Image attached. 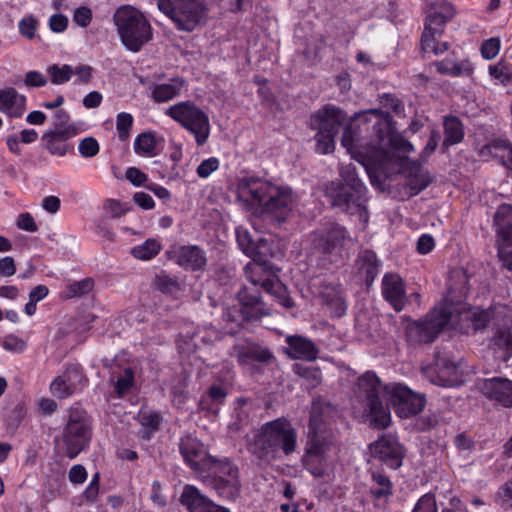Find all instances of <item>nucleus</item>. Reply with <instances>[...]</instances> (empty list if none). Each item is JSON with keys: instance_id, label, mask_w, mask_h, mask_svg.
I'll use <instances>...</instances> for the list:
<instances>
[{"instance_id": "obj_16", "label": "nucleus", "mask_w": 512, "mask_h": 512, "mask_svg": "<svg viewBox=\"0 0 512 512\" xmlns=\"http://www.w3.org/2000/svg\"><path fill=\"white\" fill-rule=\"evenodd\" d=\"M179 451L184 462L197 473H205L213 467L214 457L208 454L202 442L192 436L181 438Z\"/></svg>"}, {"instance_id": "obj_58", "label": "nucleus", "mask_w": 512, "mask_h": 512, "mask_svg": "<svg viewBox=\"0 0 512 512\" xmlns=\"http://www.w3.org/2000/svg\"><path fill=\"white\" fill-rule=\"evenodd\" d=\"M429 184L430 178L424 174L415 175L408 181V186L413 195H416L424 190Z\"/></svg>"}, {"instance_id": "obj_4", "label": "nucleus", "mask_w": 512, "mask_h": 512, "mask_svg": "<svg viewBox=\"0 0 512 512\" xmlns=\"http://www.w3.org/2000/svg\"><path fill=\"white\" fill-rule=\"evenodd\" d=\"M238 197L259 206L279 223L288 219L297 198L289 187L275 185L259 177H244L238 183Z\"/></svg>"}, {"instance_id": "obj_9", "label": "nucleus", "mask_w": 512, "mask_h": 512, "mask_svg": "<svg viewBox=\"0 0 512 512\" xmlns=\"http://www.w3.org/2000/svg\"><path fill=\"white\" fill-rule=\"evenodd\" d=\"M164 113L193 134L199 146L206 143L210 134L209 117L193 101L178 102L168 107Z\"/></svg>"}, {"instance_id": "obj_60", "label": "nucleus", "mask_w": 512, "mask_h": 512, "mask_svg": "<svg viewBox=\"0 0 512 512\" xmlns=\"http://www.w3.org/2000/svg\"><path fill=\"white\" fill-rule=\"evenodd\" d=\"M16 225L19 229L28 232H36L38 229L34 218L28 212H24L18 215Z\"/></svg>"}, {"instance_id": "obj_50", "label": "nucleus", "mask_w": 512, "mask_h": 512, "mask_svg": "<svg viewBox=\"0 0 512 512\" xmlns=\"http://www.w3.org/2000/svg\"><path fill=\"white\" fill-rule=\"evenodd\" d=\"M78 150L84 158H92L99 152V144L93 137H86L80 140Z\"/></svg>"}, {"instance_id": "obj_5", "label": "nucleus", "mask_w": 512, "mask_h": 512, "mask_svg": "<svg viewBox=\"0 0 512 512\" xmlns=\"http://www.w3.org/2000/svg\"><path fill=\"white\" fill-rule=\"evenodd\" d=\"M346 119V113L331 104L325 105L311 116L310 128L317 130L315 139L319 153L328 154L334 151L335 137L341 126H344L341 137L342 146L350 152L356 148L357 134L352 125H345Z\"/></svg>"}, {"instance_id": "obj_61", "label": "nucleus", "mask_w": 512, "mask_h": 512, "mask_svg": "<svg viewBox=\"0 0 512 512\" xmlns=\"http://www.w3.org/2000/svg\"><path fill=\"white\" fill-rule=\"evenodd\" d=\"M498 499L502 507L506 509L512 508V479L499 489Z\"/></svg>"}, {"instance_id": "obj_37", "label": "nucleus", "mask_w": 512, "mask_h": 512, "mask_svg": "<svg viewBox=\"0 0 512 512\" xmlns=\"http://www.w3.org/2000/svg\"><path fill=\"white\" fill-rule=\"evenodd\" d=\"M454 15L455 11H452L449 7L448 9L446 8L444 14L439 13L438 10H433L427 17L424 30L432 31L434 34L441 36L444 25L450 21Z\"/></svg>"}, {"instance_id": "obj_56", "label": "nucleus", "mask_w": 512, "mask_h": 512, "mask_svg": "<svg viewBox=\"0 0 512 512\" xmlns=\"http://www.w3.org/2000/svg\"><path fill=\"white\" fill-rule=\"evenodd\" d=\"M437 70L442 74L459 76L463 73V67L451 60H443L436 63Z\"/></svg>"}, {"instance_id": "obj_26", "label": "nucleus", "mask_w": 512, "mask_h": 512, "mask_svg": "<svg viewBox=\"0 0 512 512\" xmlns=\"http://www.w3.org/2000/svg\"><path fill=\"white\" fill-rule=\"evenodd\" d=\"M490 349L496 358L507 362L512 356V327L507 326L506 323L498 326L490 341Z\"/></svg>"}, {"instance_id": "obj_7", "label": "nucleus", "mask_w": 512, "mask_h": 512, "mask_svg": "<svg viewBox=\"0 0 512 512\" xmlns=\"http://www.w3.org/2000/svg\"><path fill=\"white\" fill-rule=\"evenodd\" d=\"M374 116L376 122L374 128L378 132L377 142L371 145L364 153H360L367 160L369 165L381 168L385 163L393 161L395 151L402 150L407 145L406 141L389 131L387 122L388 114L380 109H370L368 111L359 112L354 115L353 120L359 122H368V116Z\"/></svg>"}, {"instance_id": "obj_10", "label": "nucleus", "mask_w": 512, "mask_h": 512, "mask_svg": "<svg viewBox=\"0 0 512 512\" xmlns=\"http://www.w3.org/2000/svg\"><path fill=\"white\" fill-rule=\"evenodd\" d=\"M157 7L166 14L179 30L191 32L200 25L207 14L202 0H155Z\"/></svg>"}, {"instance_id": "obj_22", "label": "nucleus", "mask_w": 512, "mask_h": 512, "mask_svg": "<svg viewBox=\"0 0 512 512\" xmlns=\"http://www.w3.org/2000/svg\"><path fill=\"white\" fill-rule=\"evenodd\" d=\"M227 478L212 477L210 486L218 493V495L227 500H235L240 496L241 482L239 477V469L227 468Z\"/></svg>"}, {"instance_id": "obj_33", "label": "nucleus", "mask_w": 512, "mask_h": 512, "mask_svg": "<svg viewBox=\"0 0 512 512\" xmlns=\"http://www.w3.org/2000/svg\"><path fill=\"white\" fill-rule=\"evenodd\" d=\"M73 135H68L65 132L46 131L42 136L45 148L52 154L58 156H65L69 145L67 140Z\"/></svg>"}, {"instance_id": "obj_53", "label": "nucleus", "mask_w": 512, "mask_h": 512, "mask_svg": "<svg viewBox=\"0 0 512 512\" xmlns=\"http://www.w3.org/2000/svg\"><path fill=\"white\" fill-rule=\"evenodd\" d=\"M229 467L239 469L238 466L235 463H233L229 458H214L213 467L208 472L214 474L213 477H222L225 479L228 477L226 469Z\"/></svg>"}, {"instance_id": "obj_35", "label": "nucleus", "mask_w": 512, "mask_h": 512, "mask_svg": "<svg viewBox=\"0 0 512 512\" xmlns=\"http://www.w3.org/2000/svg\"><path fill=\"white\" fill-rule=\"evenodd\" d=\"M495 158H499L503 165L512 170V145L505 140L491 141L483 148Z\"/></svg>"}, {"instance_id": "obj_36", "label": "nucleus", "mask_w": 512, "mask_h": 512, "mask_svg": "<svg viewBox=\"0 0 512 512\" xmlns=\"http://www.w3.org/2000/svg\"><path fill=\"white\" fill-rule=\"evenodd\" d=\"M247 400L239 398L236 402L234 413L228 424L231 432L238 433L248 427L250 423L249 409L247 408Z\"/></svg>"}, {"instance_id": "obj_49", "label": "nucleus", "mask_w": 512, "mask_h": 512, "mask_svg": "<svg viewBox=\"0 0 512 512\" xmlns=\"http://www.w3.org/2000/svg\"><path fill=\"white\" fill-rule=\"evenodd\" d=\"M134 381V371L132 368H126L115 383V390L118 396H123L132 386Z\"/></svg>"}, {"instance_id": "obj_55", "label": "nucleus", "mask_w": 512, "mask_h": 512, "mask_svg": "<svg viewBox=\"0 0 512 512\" xmlns=\"http://www.w3.org/2000/svg\"><path fill=\"white\" fill-rule=\"evenodd\" d=\"M219 168V160L216 157H211L203 160L197 167V174L201 178L209 177L214 171Z\"/></svg>"}, {"instance_id": "obj_47", "label": "nucleus", "mask_w": 512, "mask_h": 512, "mask_svg": "<svg viewBox=\"0 0 512 512\" xmlns=\"http://www.w3.org/2000/svg\"><path fill=\"white\" fill-rule=\"evenodd\" d=\"M38 24L39 22L34 16H27L19 21L18 29L23 37L33 39L36 36Z\"/></svg>"}, {"instance_id": "obj_43", "label": "nucleus", "mask_w": 512, "mask_h": 512, "mask_svg": "<svg viewBox=\"0 0 512 512\" xmlns=\"http://www.w3.org/2000/svg\"><path fill=\"white\" fill-rule=\"evenodd\" d=\"M293 371L300 377L305 378L311 387H316L321 382V371L318 368L295 364Z\"/></svg>"}, {"instance_id": "obj_63", "label": "nucleus", "mask_w": 512, "mask_h": 512, "mask_svg": "<svg viewBox=\"0 0 512 512\" xmlns=\"http://www.w3.org/2000/svg\"><path fill=\"white\" fill-rule=\"evenodd\" d=\"M24 84L28 87H43L47 84V78L38 71H29L25 74Z\"/></svg>"}, {"instance_id": "obj_62", "label": "nucleus", "mask_w": 512, "mask_h": 512, "mask_svg": "<svg viewBox=\"0 0 512 512\" xmlns=\"http://www.w3.org/2000/svg\"><path fill=\"white\" fill-rule=\"evenodd\" d=\"M3 347L12 352L21 353L26 348V343L14 335L6 336L3 340Z\"/></svg>"}, {"instance_id": "obj_30", "label": "nucleus", "mask_w": 512, "mask_h": 512, "mask_svg": "<svg viewBox=\"0 0 512 512\" xmlns=\"http://www.w3.org/2000/svg\"><path fill=\"white\" fill-rule=\"evenodd\" d=\"M371 481L369 492L376 501H386L393 494V484L389 477L379 470H370Z\"/></svg>"}, {"instance_id": "obj_18", "label": "nucleus", "mask_w": 512, "mask_h": 512, "mask_svg": "<svg viewBox=\"0 0 512 512\" xmlns=\"http://www.w3.org/2000/svg\"><path fill=\"white\" fill-rule=\"evenodd\" d=\"M371 454L392 469L402 465L404 450L398 440L391 435H384L371 446Z\"/></svg>"}, {"instance_id": "obj_19", "label": "nucleus", "mask_w": 512, "mask_h": 512, "mask_svg": "<svg viewBox=\"0 0 512 512\" xmlns=\"http://www.w3.org/2000/svg\"><path fill=\"white\" fill-rule=\"evenodd\" d=\"M479 389L490 400L512 407V380L502 377L484 379L479 383Z\"/></svg>"}, {"instance_id": "obj_11", "label": "nucleus", "mask_w": 512, "mask_h": 512, "mask_svg": "<svg viewBox=\"0 0 512 512\" xmlns=\"http://www.w3.org/2000/svg\"><path fill=\"white\" fill-rule=\"evenodd\" d=\"M313 244L330 262L342 260L346 251L353 246V239L346 229L337 223H326L313 233Z\"/></svg>"}, {"instance_id": "obj_31", "label": "nucleus", "mask_w": 512, "mask_h": 512, "mask_svg": "<svg viewBox=\"0 0 512 512\" xmlns=\"http://www.w3.org/2000/svg\"><path fill=\"white\" fill-rule=\"evenodd\" d=\"M180 502L186 506L189 512H200L214 503L203 496L200 491L191 485H186L180 496Z\"/></svg>"}, {"instance_id": "obj_64", "label": "nucleus", "mask_w": 512, "mask_h": 512, "mask_svg": "<svg viewBox=\"0 0 512 512\" xmlns=\"http://www.w3.org/2000/svg\"><path fill=\"white\" fill-rule=\"evenodd\" d=\"M440 36L434 34L432 31L424 30L421 37L422 50L424 52H433L435 54V48L437 47V39Z\"/></svg>"}, {"instance_id": "obj_1", "label": "nucleus", "mask_w": 512, "mask_h": 512, "mask_svg": "<svg viewBox=\"0 0 512 512\" xmlns=\"http://www.w3.org/2000/svg\"><path fill=\"white\" fill-rule=\"evenodd\" d=\"M358 386L365 399V407L371 424L376 428L384 429L391 422L389 407L383 404L381 395L387 397L388 402L400 418L416 415L425 406L424 395L415 393L400 383L383 385L378 376L371 371L365 372L359 378Z\"/></svg>"}, {"instance_id": "obj_12", "label": "nucleus", "mask_w": 512, "mask_h": 512, "mask_svg": "<svg viewBox=\"0 0 512 512\" xmlns=\"http://www.w3.org/2000/svg\"><path fill=\"white\" fill-rule=\"evenodd\" d=\"M451 319L447 306L435 307L423 319L408 324L406 339L410 344L431 343L441 333Z\"/></svg>"}, {"instance_id": "obj_46", "label": "nucleus", "mask_w": 512, "mask_h": 512, "mask_svg": "<svg viewBox=\"0 0 512 512\" xmlns=\"http://www.w3.org/2000/svg\"><path fill=\"white\" fill-rule=\"evenodd\" d=\"M53 132H65L68 135H75V128L69 124V115L65 110H58L54 115V129Z\"/></svg>"}, {"instance_id": "obj_20", "label": "nucleus", "mask_w": 512, "mask_h": 512, "mask_svg": "<svg viewBox=\"0 0 512 512\" xmlns=\"http://www.w3.org/2000/svg\"><path fill=\"white\" fill-rule=\"evenodd\" d=\"M235 357L240 365H249L253 362L269 365L275 361L270 349L254 342H244L233 347Z\"/></svg>"}, {"instance_id": "obj_15", "label": "nucleus", "mask_w": 512, "mask_h": 512, "mask_svg": "<svg viewBox=\"0 0 512 512\" xmlns=\"http://www.w3.org/2000/svg\"><path fill=\"white\" fill-rule=\"evenodd\" d=\"M429 372L431 382L438 386L450 388L459 386L463 382L459 365L446 352L435 353L434 365Z\"/></svg>"}, {"instance_id": "obj_52", "label": "nucleus", "mask_w": 512, "mask_h": 512, "mask_svg": "<svg viewBox=\"0 0 512 512\" xmlns=\"http://www.w3.org/2000/svg\"><path fill=\"white\" fill-rule=\"evenodd\" d=\"M133 124V117L129 113L121 112L117 115L116 128L119 133L120 139L124 140L127 138L130 128Z\"/></svg>"}, {"instance_id": "obj_44", "label": "nucleus", "mask_w": 512, "mask_h": 512, "mask_svg": "<svg viewBox=\"0 0 512 512\" xmlns=\"http://www.w3.org/2000/svg\"><path fill=\"white\" fill-rule=\"evenodd\" d=\"M94 287L92 278H85L83 280L74 282L67 286L66 296L68 298L81 297L89 293Z\"/></svg>"}, {"instance_id": "obj_45", "label": "nucleus", "mask_w": 512, "mask_h": 512, "mask_svg": "<svg viewBox=\"0 0 512 512\" xmlns=\"http://www.w3.org/2000/svg\"><path fill=\"white\" fill-rule=\"evenodd\" d=\"M489 74L503 85L512 84V69L504 63L490 65Z\"/></svg>"}, {"instance_id": "obj_51", "label": "nucleus", "mask_w": 512, "mask_h": 512, "mask_svg": "<svg viewBox=\"0 0 512 512\" xmlns=\"http://www.w3.org/2000/svg\"><path fill=\"white\" fill-rule=\"evenodd\" d=\"M466 318L472 322L474 330H481L487 326L493 317L490 311L482 310L468 314Z\"/></svg>"}, {"instance_id": "obj_57", "label": "nucleus", "mask_w": 512, "mask_h": 512, "mask_svg": "<svg viewBox=\"0 0 512 512\" xmlns=\"http://www.w3.org/2000/svg\"><path fill=\"white\" fill-rule=\"evenodd\" d=\"M106 208L114 218L123 216L131 209L128 203H122L113 199H110L106 202Z\"/></svg>"}, {"instance_id": "obj_42", "label": "nucleus", "mask_w": 512, "mask_h": 512, "mask_svg": "<svg viewBox=\"0 0 512 512\" xmlns=\"http://www.w3.org/2000/svg\"><path fill=\"white\" fill-rule=\"evenodd\" d=\"M134 147L137 153L144 155H155L156 141L152 133L140 134L134 142Z\"/></svg>"}, {"instance_id": "obj_3", "label": "nucleus", "mask_w": 512, "mask_h": 512, "mask_svg": "<svg viewBox=\"0 0 512 512\" xmlns=\"http://www.w3.org/2000/svg\"><path fill=\"white\" fill-rule=\"evenodd\" d=\"M297 446V431L285 417L262 424L247 442V450L259 465H270L279 460L281 454L290 456Z\"/></svg>"}, {"instance_id": "obj_28", "label": "nucleus", "mask_w": 512, "mask_h": 512, "mask_svg": "<svg viewBox=\"0 0 512 512\" xmlns=\"http://www.w3.org/2000/svg\"><path fill=\"white\" fill-rule=\"evenodd\" d=\"M380 262L371 250H363L359 252L356 259V268L361 277L364 278L366 285L369 287L374 282L379 273Z\"/></svg>"}, {"instance_id": "obj_27", "label": "nucleus", "mask_w": 512, "mask_h": 512, "mask_svg": "<svg viewBox=\"0 0 512 512\" xmlns=\"http://www.w3.org/2000/svg\"><path fill=\"white\" fill-rule=\"evenodd\" d=\"M177 264L185 269L201 270L206 265L205 252L198 246H181L176 251Z\"/></svg>"}, {"instance_id": "obj_39", "label": "nucleus", "mask_w": 512, "mask_h": 512, "mask_svg": "<svg viewBox=\"0 0 512 512\" xmlns=\"http://www.w3.org/2000/svg\"><path fill=\"white\" fill-rule=\"evenodd\" d=\"M161 250L160 243L155 239H147L140 245L131 249L133 257L139 260H150L154 258Z\"/></svg>"}, {"instance_id": "obj_6", "label": "nucleus", "mask_w": 512, "mask_h": 512, "mask_svg": "<svg viewBox=\"0 0 512 512\" xmlns=\"http://www.w3.org/2000/svg\"><path fill=\"white\" fill-rule=\"evenodd\" d=\"M343 183L332 182L327 187V196L332 206L342 212L358 215L363 221H367L366 187L358 178L353 165L343 166L340 170Z\"/></svg>"}, {"instance_id": "obj_8", "label": "nucleus", "mask_w": 512, "mask_h": 512, "mask_svg": "<svg viewBox=\"0 0 512 512\" xmlns=\"http://www.w3.org/2000/svg\"><path fill=\"white\" fill-rule=\"evenodd\" d=\"M114 23L122 44L138 52L152 38V27L141 11L132 6H122L114 14Z\"/></svg>"}, {"instance_id": "obj_34", "label": "nucleus", "mask_w": 512, "mask_h": 512, "mask_svg": "<svg viewBox=\"0 0 512 512\" xmlns=\"http://www.w3.org/2000/svg\"><path fill=\"white\" fill-rule=\"evenodd\" d=\"M443 148L460 143L464 138V128L462 122L455 116H446L444 118Z\"/></svg>"}, {"instance_id": "obj_23", "label": "nucleus", "mask_w": 512, "mask_h": 512, "mask_svg": "<svg viewBox=\"0 0 512 512\" xmlns=\"http://www.w3.org/2000/svg\"><path fill=\"white\" fill-rule=\"evenodd\" d=\"M288 348L286 354L292 359H303L313 361L318 357L319 350L314 342L300 335H290L286 337Z\"/></svg>"}, {"instance_id": "obj_24", "label": "nucleus", "mask_w": 512, "mask_h": 512, "mask_svg": "<svg viewBox=\"0 0 512 512\" xmlns=\"http://www.w3.org/2000/svg\"><path fill=\"white\" fill-rule=\"evenodd\" d=\"M494 227L498 246L512 245V206L503 204L498 207L494 216Z\"/></svg>"}, {"instance_id": "obj_59", "label": "nucleus", "mask_w": 512, "mask_h": 512, "mask_svg": "<svg viewBox=\"0 0 512 512\" xmlns=\"http://www.w3.org/2000/svg\"><path fill=\"white\" fill-rule=\"evenodd\" d=\"M92 20V11L90 8L82 6L77 8L73 14V21L81 26L87 27Z\"/></svg>"}, {"instance_id": "obj_17", "label": "nucleus", "mask_w": 512, "mask_h": 512, "mask_svg": "<svg viewBox=\"0 0 512 512\" xmlns=\"http://www.w3.org/2000/svg\"><path fill=\"white\" fill-rule=\"evenodd\" d=\"M312 287L317 290L323 304L334 317H342L347 310L345 298L340 285L324 278H316Z\"/></svg>"}, {"instance_id": "obj_32", "label": "nucleus", "mask_w": 512, "mask_h": 512, "mask_svg": "<svg viewBox=\"0 0 512 512\" xmlns=\"http://www.w3.org/2000/svg\"><path fill=\"white\" fill-rule=\"evenodd\" d=\"M184 86L182 79H172L169 83L156 84L151 87V95L155 102H168L178 95Z\"/></svg>"}, {"instance_id": "obj_48", "label": "nucleus", "mask_w": 512, "mask_h": 512, "mask_svg": "<svg viewBox=\"0 0 512 512\" xmlns=\"http://www.w3.org/2000/svg\"><path fill=\"white\" fill-rule=\"evenodd\" d=\"M412 512H437L435 496L433 494L423 495L417 501ZM442 512H451V510L443 509Z\"/></svg>"}, {"instance_id": "obj_54", "label": "nucleus", "mask_w": 512, "mask_h": 512, "mask_svg": "<svg viewBox=\"0 0 512 512\" xmlns=\"http://www.w3.org/2000/svg\"><path fill=\"white\" fill-rule=\"evenodd\" d=\"M499 50L500 40L497 38H490L484 41V43L481 46L482 56L487 60L495 58L498 55Z\"/></svg>"}, {"instance_id": "obj_29", "label": "nucleus", "mask_w": 512, "mask_h": 512, "mask_svg": "<svg viewBox=\"0 0 512 512\" xmlns=\"http://www.w3.org/2000/svg\"><path fill=\"white\" fill-rule=\"evenodd\" d=\"M236 238L241 250L250 258L257 255H272L269 242L267 240L259 239L257 242H254L246 230L237 228Z\"/></svg>"}, {"instance_id": "obj_41", "label": "nucleus", "mask_w": 512, "mask_h": 512, "mask_svg": "<svg viewBox=\"0 0 512 512\" xmlns=\"http://www.w3.org/2000/svg\"><path fill=\"white\" fill-rule=\"evenodd\" d=\"M153 285L156 289L166 294H174L180 290L178 280L165 272L156 275Z\"/></svg>"}, {"instance_id": "obj_13", "label": "nucleus", "mask_w": 512, "mask_h": 512, "mask_svg": "<svg viewBox=\"0 0 512 512\" xmlns=\"http://www.w3.org/2000/svg\"><path fill=\"white\" fill-rule=\"evenodd\" d=\"M91 425L86 412L79 408L70 410L67 424L62 433L65 454L75 458L89 444Z\"/></svg>"}, {"instance_id": "obj_2", "label": "nucleus", "mask_w": 512, "mask_h": 512, "mask_svg": "<svg viewBox=\"0 0 512 512\" xmlns=\"http://www.w3.org/2000/svg\"><path fill=\"white\" fill-rule=\"evenodd\" d=\"M272 255H257L252 257V262L244 267L247 280L252 287L242 288L237 296L241 308L239 313L247 321L259 320L263 316L270 315V310L261 299L258 286L274 296L281 305L286 308L294 306V301L288 295L285 285L278 279L269 264Z\"/></svg>"}, {"instance_id": "obj_25", "label": "nucleus", "mask_w": 512, "mask_h": 512, "mask_svg": "<svg viewBox=\"0 0 512 512\" xmlns=\"http://www.w3.org/2000/svg\"><path fill=\"white\" fill-rule=\"evenodd\" d=\"M26 97L19 94L13 87L0 89V112L10 117L19 118L23 115Z\"/></svg>"}, {"instance_id": "obj_21", "label": "nucleus", "mask_w": 512, "mask_h": 512, "mask_svg": "<svg viewBox=\"0 0 512 512\" xmlns=\"http://www.w3.org/2000/svg\"><path fill=\"white\" fill-rule=\"evenodd\" d=\"M382 294L386 301L397 311L406 304V292L402 278L395 273H387L382 280Z\"/></svg>"}, {"instance_id": "obj_40", "label": "nucleus", "mask_w": 512, "mask_h": 512, "mask_svg": "<svg viewBox=\"0 0 512 512\" xmlns=\"http://www.w3.org/2000/svg\"><path fill=\"white\" fill-rule=\"evenodd\" d=\"M47 74L53 84L60 85L68 82L73 76V67L67 64H53L47 68Z\"/></svg>"}, {"instance_id": "obj_38", "label": "nucleus", "mask_w": 512, "mask_h": 512, "mask_svg": "<svg viewBox=\"0 0 512 512\" xmlns=\"http://www.w3.org/2000/svg\"><path fill=\"white\" fill-rule=\"evenodd\" d=\"M75 389L71 372H67L64 375L57 377L50 386L51 393L59 399L71 396L74 394Z\"/></svg>"}, {"instance_id": "obj_14", "label": "nucleus", "mask_w": 512, "mask_h": 512, "mask_svg": "<svg viewBox=\"0 0 512 512\" xmlns=\"http://www.w3.org/2000/svg\"><path fill=\"white\" fill-rule=\"evenodd\" d=\"M334 448L330 434L315 432L307 443L303 456L304 467L316 477L323 476Z\"/></svg>"}]
</instances>
